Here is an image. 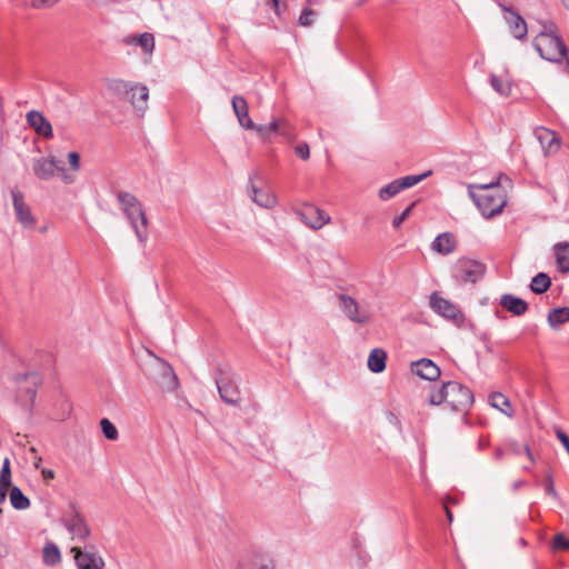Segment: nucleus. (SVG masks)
I'll use <instances>...</instances> for the list:
<instances>
[{"instance_id": "obj_57", "label": "nucleus", "mask_w": 569, "mask_h": 569, "mask_svg": "<svg viewBox=\"0 0 569 569\" xmlns=\"http://www.w3.org/2000/svg\"><path fill=\"white\" fill-rule=\"evenodd\" d=\"M445 510H446V516L449 520V522L452 521V512L449 510V508L447 506H445Z\"/></svg>"}, {"instance_id": "obj_17", "label": "nucleus", "mask_w": 569, "mask_h": 569, "mask_svg": "<svg viewBox=\"0 0 569 569\" xmlns=\"http://www.w3.org/2000/svg\"><path fill=\"white\" fill-rule=\"evenodd\" d=\"M136 109L139 117H142L148 109L149 90L147 86L134 83L132 91L126 98Z\"/></svg>"}, {"instance_id": "obj_37", "label": "nucleus", "mask_w": 569, "mask_h": 569, "mask_svg": "<svg viewBox=\"0 0 569 569\" xmlns=\"http://www.w3.org/2000/svg\"><path fill=\"white\" fill-rule=\"evenodd\" d=\"M101 431L108 440H117L119 437L116 426L108 419L100 420Z\"/></svg>"}, {"instance_id": "obj_19", "label": "nucleus", "mask_w": 569, "mask_h": 569, "mask_svg": "<svg viewBox=\"0 0 569 569\" xmlns=\"http://www.w3.org/2000/svg\"><path fill=\"white\" fill-rule=\"evenodd\" d=\"M26 119L29 127L32 128L38 134L44 137L46 139L53 137L51 123L40 111H29L26 116Z\"/></svg>"}, {"instance_id": "obj_3", "label": "nucleus", "mask_w": 569, "mask_h": 569, "mask_svg": "<svg viewBox=\"0 0 569 569\" xmlns=\"http://www.w3.org/2000/svg\"><path fill=\"white\" fill-rule=\"evenodd\" d=\"M116 196L137 238L140 242H144L148 237V220L141 202L134 194L127 191H118Z\"/></svg>"}, {"instance_id": "obj_29", "label": "nucleus", "mask_w": 569, "mask_h": 569, "mask_svg": "<svg viewBox=\"0 0 569 569\" xmlns=\"http://www.w3.org/2000/svg\"><path fill=\"white\" fill-rule=\"evenodd\" d=\"M281 123H284L283 118H274L269 124H256V128L252 130L257 131L261 138L268 139L271 134H274L281 130Z\"/></svg>"}, {"instance_id": "obj_25", "label": "nucleus", "mask_w": 569, "mask_h": 569, "mask_svg": "<svg viewBox=\"0 0 569 569\" xmlns=\"http://www.w3.org/2000/svg\"><path fill=\"white\" fill-rule=\"evenodd\" d=\"M556 262L562 273L569 272V242L562 241L553 246Z\"/></svg>"}, {"instance_id": "obj_56", "label": "nucleus", "mask_w": 569, "mask_h": 569, "mask_svg": "<svg viewBox=\"0 0 569 569\" xmlns=\"http://www.w3.org/2000/svg\"><path fill=\"white\" fill-rule=\"evenodd\" d=\"M503 457V450L501 448H497L495 451V458L501 459Z\"/></svg>"}, {"instance_id": "obj_4", "label": "nucleus", "mask_w": 569, "mask_h": 569, "mask_svg": "<svg viewBox=\"0 0 569 569\" xmlns=\"http://www.w3.org/2000/svg\"><path fill=\"white\" fill-rule=\"evenodd\" d=\"M13 381L18 387L17 398L26 407L29 413L32 412L37 391L41 385V378L37 372L17 373Z\"/></svg>"}, {"instance_id": "obj_26", "label": "nucleus", "mask_w": 569, "mask_h": 569, "mask_svg": "<svg viewBox=\"0 0 569 569\" xmlns=\"http://www.w3.org/2000/svg\"><path fill=\"white\" fill-rule=\"evenodd\" d=\"M42 561L49 567H54L61 562V552L54 542L49 541L44 545L42 550Z\"/></svg>"}, {"instance_id": "obj_14", "label": "nucleus", "mask_w": 569, "mask_h": 569, "mask_svg": "<svg viewBox=\"0 0 569 569\" xmlns=\"http://www.w3.org/2000/svg\"><path fill=\"white\" fill-rule=\"evenodd\" d=\"M78 569H104L106 561L99 553L82 552L81 547L70 549Z\"/></svg>"}, {"instance_id": "obj_1", "label": "nucleus", "mask_w": 569, "mask_h": 569, "mask_svg": "<svg viewBox=\"0 0 569 569\" xmlns=\"http://www.w3.org/2000/svg\"><path fill=\"white\" fill-rule=\"evenodd\" d=\"M468 189L470 198L487 219L500 214L507 204L499 179L485 184H469Z\"/></svg>"}, {"instance_id": "obj_50", "label": "nucleus", "mask_w": 569, "mask_h": 569, "mask_svg": "<svg viewBox=\"0 0 569 569\" xmlns=\"http://www.w3.org/2000/svg\"><path fill=\"white\" fill-rule=\"evenodd\" d=\"M556 433H557L558 439L560 440V442L562 443V446L565 447L566 451L569 455V437L561 429H558Z\"/></svg>"}, {"instance_id": "obj_41", "label": "nucleus", "mask_w": 569, "mask_h": 569, "mask_svg": "<svg viewBox=\"0 0 569 569\" xmlns=\"http://www.w3.org/2000/svg\"><path fill=\"white\" fill-rule=\"evenodd\" d=\"M490 83L492 89L500 93L501 96H508L510 93V86L508 83H505L502 79H500L496 74H491Z\"/></svg>"}, {"instance_id": "obj_22", "label": "nucleus", "mask_w": 569, "mask_h": 569, "mask_svg": "<svg viewBox=\"0 0 569 569\" xmlns=\"http://www.w3.org/2000/svg\"><path fill=\"white\" fill-rule=\"evenodd\" d=\"M499 303L503 309L517 317L523 316L529 309L527 301L511 293L502 295Z\"/></svg>"}, {"instance_id": "obj_20", "label": "nucleus", "mask_w": 569, "mask_h": 569, "mask_svg": "<svg viewBox=\"0 0 569 569\" xmlns=\"http://www.w3.org/2000/svg\"><path fill=\"white\" fill-rule=\"evenodd\" d=\"M231 104H232L233 112L237 116V119L239 121V124L242 128H244L247 130L256 128V123L249 117L248 103L242 96H233L232 100H231Z\"/></svg>"}, {"instance_id": "obj_31", "label": "nucleus", "mask_w": 569, "mask_h": 569, "mask_svg": "<svg viewBox=\"0 0 569 569\" xmlns=\"http://www.w3.org/2000/svg\"><path fill=\"white\" fill-rule=\"evenodd\" d=\"M489 400H490V405L493 408L500 410L502 413H505L508 417L512 416L513 411L511 409L510 401L506 396H503L500 392H492L489 396Z\"/></svg>"}, {"instance_id": "obj_38", "label": "nucleus", "mask_w": 569, "mask_h": 569, "mask_svg": "<svg viewBox=\"0 0 569 569\" xmlns=\"http://www.w3.org/2000/svg\"><path fill=\"white\" fill-rule=\"evenodd\" d=\"M428 402L431 406H439L443 402L447 403L446 383H443L440 389L430 392L428 397Z\"/></svg>"}, {"instance_id": "obj_42", "label": "nucleus", "mask_w": 569, "mask_h": 569, "mask_svg": "<svg viewBox=\"0 0 569 569\" xmlns=\"http://www.w3.org/2000/svg\"><path fill=\"white\" fill-rule=\"evenodd\" d=\"M540 142L543 144L545 140H547V148L551 150H557L559 148V142L555 136L553 131L545 130L543 133L539 136Z\"/></svg>"}, {"instance_id": "obj_51", "label": "nucleus", "mask_w": 569, "mask_h": 569, "mask_svg": "<svg viewBox=\"0 0 569 569\" xmlns=\"http://www.w3.org/2000/svg\"><path fill=\"white\" fill-rule=\"evenodd\" d=\"M279 134H282L284 137H290L291 136V127L290 124L287 122V120L284 119V123H281V130L278 132Z\"/></svg>"}, {"instance_id": "obj_59", "label": "nucleus", "mask_w": 569, "mask_h": 569, "mask_svg": "<svg viewBox=\"0 0 569 569\" xmlns=\"http://www.w3.org/2000/svg\"><path fill=\"white\" fill-rule=\"evenodd\" d=\"M40 462H41V458H38V460L34 462V467L39 468L40 467Z\"/></svg>"}, {"instance_id": "obj_33", "label": "nucleus", "mask_w": 569, "mask_h": 569, "mask_svg": "<svg viewBox=\"0 0 569 569\" xmlns=\"http://www.w3.org/2000/svg\"><path fill=\"white\" fill-rule=\"evenodd\" d=\"M10 503L17 510H24L30 506V500L19 487L12 486L10 488Z\"/></svg>"}, {"instance_id": "obj_30", "label": "nucleus", "mask_w": 569, "mask_h": 569, "mask_svg": "<svg viewBox=\"0 0 569 569\" xmlns=\"http://www.w3.org/2000/svg\"><path fill=\"white\" fill-rule=\"evenodd\" d=\"M550 287L551 278L545 272H539L531 279L530 290L536 295L545 293Z\"/></svg>"}, {"instance_id": "obj_7", "label": "nucleus", "mask_w": 569, "mask_h": 569, "mask_svg": "<svg viewBox=\"0 0 569 569\" xmlns=\"http://www.w3.org/2000/svg\"><path fill=\"white\" fill-rule=\"evenodd\" d=\"M447 389V405L453 411H467L473 403V393L472 391L457 382V381H448L446 382Z\"/></svg>"}, {"instance_id": "obj_15", "label": "nucleus", "mask_w": 569, "mask_h": 569, "mask_svg": "<svg viewBox=\"0 0 569 569\" xmlns=\"http://www.w3.org/2000/svg\"><path fill=\"white\" fill-rule=\"evenodd\" d=\"M338 298L341 310L351 321L360 325L369 321V315L360 310L359 303L352 297L340 293Z\"/></svg>"}, {"instance_id": "obj_13", "label": "nucleus", "mask_w": 569, "mask_h": 569, "mask_svg": "<svg viewBox=\"0 0 569 569\" xmlns=\"http://www.w3.org/2000/svg\"><path fill=\"white\" fill-rule=\"evenodd\" d=\"M258 178H260L259 171H256L249 177L247 189L250 199L261 208H273L277 203L276 197L268 190L260 189L253 183V180Z\"/></svg>"}, {"instance_id": "obj_36", "label": "nucleus", "mask_w": 569, "mask_h": 569, "mask_svg": "<svg viewBox=\"0 0 569 569\" xmlns=\"http://www.w3.org/2000/svg\"><path fill=\"white\" fill-rule=\"evenodd\" d=\"M134 42L138 43L146 52H152L154 49V37L149 32H144L136 37Z\"/></svg>"}, {"instance_id": "obj_27", "label": "nucleus", "mask_w": 569, "mask_h": 569, "mask_svg": "<svg viewBox=\"0 0 569 569\" xmlns=\"http://www.w3.org/2000/svg\"><path fill=\"white\" fill-rule=\"evenodd\" d=\"M387 353L382 349L371 350L368 357V368L375 372L380 373L386 369Z\"/></svg>"}, {"instance_id": "obj_54", "label": "nucleus", "mask_w": 569, "mask_h": 569, "mask_svg": "<svg viewBox=\"0 0 569 569\" xmlns=\"http://www.w3.org/2000/svg\"><path fill=\"white\" fill-rule=\"evenodd\" d=\"M267 4H271L274 9V12L279 16L280 14V1L279 0H266Z\"/></svg>"}, {"instance_id": "obj_61", "label": "nucleus", "mask_w": 569, "mask_h": 569, "mask_svg": "<svg viewBox=\"0 0 569 569\" xmlns=\"http://www.w3.org/2000/svg\"><path fill=\"white\" fill-rule=\"evenodd\" d=\"M2 512H3V511H2V508H0V515H2Z\"/></svg>"}, {"instance_id": "obj_44", "label": "nucleus", "mask_w": 569, "mask_h": 569, "mask_svg": "<svg viewBox=\"0 0 569 569\" xmlns=\"http://www.w3.org/2000/svg\"><path fill=\"white\" fill-rule=\"evenodd\" d=\"M416 206V202H412L410 206H408L399 216L395 217L392 220V227L395 229L400 228V226L403 223V221L409 217L411 213L413 207Z\"/></svg>"}, {"instance_id": "obj_12", "label": "nucleus", "mask_w": 569, "mask_h": 569, "mask_svg": "<svg viewBox=\"0 0 569 569\" xmlns=\"http://www.w3.org/2000/svg\"><path fill=\"white\" fill-rule=\"evenodd\" d=\"M234 569H276V566L268 553L257 551L240 557Z\"/></svg>"}, {"instance_id": "obj_35", "label": "nucleus", "mask_w": 569, "mask_h": 569, "mask_svg": "<svg viewBox=\"0 0 569 569\" xmlns=\"http://www.w3.org/2000/svg\"><path fill=\"white\" fill-rule=\"evenodd\" d=\"M400 191L401 189L396 179L379 190V198L386 201L397 196Z\"/></svg>"}, {"instance_id": "obj_40", "label": "nucleus", "mask_w": 569, "mask_h": 569, "mask_svg": "<svg viewBox=\"0 0 569 569\" xmlns=\"http://www.w3.org/2000/svg\"><path fill=\"white\" fill-rule=\"evenodd\" d=\"M551 548L553 551L569 550V538L562 532L557 533L552 539Z\"/></svg>"}, {"instance_id": "obj_47", "label": "nucleus", "mask_w": 569, "mask_h": 569, "mask_svg": "<svg viewBox=\"0 0 569 569\" xmlns=\"http://www.w3.org/2000/svg\"><path fill=\"white\" fill-rule=\"evenodd\" d=\"M57 2L58 0H31V7L33 9H44L52 7Z\"/></svg>"}, {"instance_id": "obj_34", "label": "nucleus", "mask_w": 569, "mask_h": 569, "mask_svg": "<svg viewBox=\"0 0 569 569\" xmlns=\"http://www.w3.org/2000/svg\"><path fill=\"white\" fill-rule=\"evenodd\" d=\"M430 173H431V171H427L422 174L406 176L403 178L397 179V181L399 183L400 189L403 190V189L411 188L415 184L419 183L425 178H427Z\"/></svg>"}, {"instance_id": "obj_52", "label": "nucleus", "mask_w": 569, "mask_h": 569, "mask_svg": "<svg viewBox=\"0 0 569 569\" xmlns=\"http://www.w3.org/2000/svg\"><path fill=\"white\" fill-rule=\"evenodd\" d=\"M10 486H2L0 485V505L3 503L7 499L8 490L10 489Z\"/></svg>"}, {"instance_id": "obj_58", "label": "nucleus", "mask_w": 569, "mask_h": 569, "mask_svg": "<svg viewBox=\"0 0 569 569\" xmlns=\"http://www.w3.org/2000/svg\"><path fill=\"white\" fill-rule=\"evenodd\" d=\"M525 451H526L527 456L530 458V460L532 461L533 460L532 453H531V451H530L528 446H525Z\"/></svg>"}, {"instance_id": "obj_49", "label": "nucleus", "mask_w": 569, "mask_h": 569, "mask_svg": "<svg viewBox=\"0 0 569 569\" xmlns=\"http://www.w3.org/2000/svg\"><path fill=\"white\" fill-rule=\"evenodd\" d=\"M57 173L60 176L63 182L72 183L74 181V177L67 172L66 168L59 166Z\"/></svg>"}, {"instance_id": "obj_45", "label": "nucleus", "mask_w": 569, "mask_h": 569, "mask_svg": "<svg viewBox=\"0 0 569 569\" xmlns=\"http://www.w3.org/2000/svg\"><path fill=\"white\" fill-rule=\"evenodd\" d=\"M543 488L548 496H550L552 498H558V493L555 488V483H553V479H552L551 475H548L546 477L545 482H543Z\"/></svg>"}, {"instance_id": "obj_23", "label": "nucleus", "mask_w": 569, "mask_h": 569, "mask_svg": "<svg viewBox=\"0 0 569 569\" xmlns=\"http://www.w3.org/2000/svg\"><path fill=\"white\" fill-rule=\"evenodd\" d=\"M432 250L441 253L449 254L456 249V240L452 233L443 232L440 233L431 244Z\"/></svg>"}, {"instance_id": "obj_60", "label": "nucleus", "mask_w": 569, "mask_h": 569, "mask_svg": "<svg viewBox=\"0 0 569 569\" xmlns=\"http://www.w3.org/2000/svg\"><path fill=\"white\" fill-rule=\"evenodd\" d=\"M562 3L565 4V7L569 10V0H562Z\"/></svg>"}, {"instance_id": "obj_32", "label": "nucleus", "mask_w": 569, "mask_h": 569, "mask_svg": "<svg viewBox=\"0 0 569 569\" xmlns=\"http://www.w3.org/2000/svg\"><path fill=\"white\" fill-rule=\"evenodd\" d=\"M548 323L552 328H557L569 321V307L556 308L548 313Z\"/></svg>"}, {"instance_id": "obj_6", "label": "nucleus", "mask_w": 569, "mask_h": 569, "mask_svg": "<svg viewBox=\"0 0 569 569\" xmlns=\"http://www.w3.org/2000/svg\"><path fill=\"white\" fill-rule=\"evenodd\" d=\"M486 264L479 260L460 258L452 267V278L457 282H478L486 272Z\"/></svg>"}, {"instance_id": "obj_28", "label": "nucleus", "mask_w": 569, "mask_h": 569, "mask_svg": "<svg viewBox=\"0 0 569 569\" xmlns=\"http://www.w3.org/2000/svg\"><path fill=\"white\" fill-rule=\"evenodd\" d=\"M161 387L163 390L172 392L178 389L179 380L171 366L164 363L162 366V381Z\"/></svg>"}, {"instance_id": "obj_10", "label": "nucleus", "mask_w": 569, "mask_h": 569, "mask_svg": "<svg viewBox=\"0 0 569 569\" xmlns=\"http://www.w3.org/2000/svg\"><path fill=\"white\" fill-rule=\"evenodd\" d=\"M430 307L435 312L442 316L446 319L453 321H462L463 313L461 310L451 301L442 298L438 292H432L430 296Z\"/></svg>"}, {"instance_id": "obj_2", "label": "nucleus", "mask_w": 569, "mask_h": 569, "mask_svg": "<svg viewBox=\"0 0 569 569\" xmlns=\"http://www.w3.org/2000/svg\"><path fill=\"white\" fill-rule=\"evenodd\" d=\"M533 47L542 59L550 62H561L568 57V48L553 22L543 24L533 39Z\"/></svg>"}, {"instance_id": "obj_53", "label": "nucleus", "mask_w": 569, "mask_h": 569, "mask_svg": "<svg viewBox=\"0 0 569 569\" xmlns=\"http://www.w3.org/2000/svg\"><path fill=\"white\" fill-rule=\"evenodd\" d=\"M41 475H42V477H43V479H44V480H51V479H53V478H54V471H53V470H51V469H46V468H43V469L41 470Z\"/></svg>"}, {"instance_id": "obj_5", "label": "nucleus", "mask_w": 569, "mask_h": 569, "mask_svg": "<svg viewBox=\"0 0 569 569\" xmlns=\"http://www.w3.org/2000/svg\"><path fill=\"white\" fill-rule=\"evenodd\" d=\"M214 381L220 399L229 406H238L241 392L234 372L230 369H219L216 372Z\"/></svg>"}, {"instance_id": "obj_8", "label": "nucleus", "mask_w": 569, "mask_h": 569, "mask_svg": "<svg viewBox=\"0 0 569 569\" xmlns=\"http://www.w3.org/2000/svg\"><path fill=\"white\" fill-rule=\"evenodd\" d=\"M66 529L80 541L86 540L91 535V529L88 526L86 518L78 510L74 503L70 505V512L66 519H63Z\"/></svg>"}, {"instance_id": "obj_16", "label": "nucleus", "mask_w": 569, "mask_h": 569, "mask_svg": "<svg viewBox=\"0 0 569 569\" xmlns=\"http://www.w3.org/2000/svg\"><path fill=\"white\" fill-rule=\"evenodd\" d=\"M505 12V19L509 26L510 32L518 40H523L528 33V27L525 19L511 8L500 4Z\"/></svg>"}, {"instance_id": "obj_48", "label": "nucleus", "mask_w": 569, "mask_h": 569, "mask_svg": "<svg viewBox=\"0 0 569 569\" xmlns=\"http://www.w3.org/2000/svg\"><path fill=\"white\" fill-rule=\"evenodd\" d=\"M68 160L72 170L78 171L80 168V156L76 151H71L68 154Z\"/></svg>"}, {"instance_id": "obj_9", "label": "nucleus", "mask_w": 569, "mask_h": 569, "mask_svg": "<svg viewBox=\"0 0 569 569\" xmlns=\"http://www.w3.org/2000/svg\"><path fill=\"white\" fill-rule=\"evenodd\" d=\"M11 197L17 220L24 228H33L36 224V218L33 217L30 207L24 201L23 192L18 188H13L11 190Z\"/></svg>"}, {"instance_id": "obj_46", "label": "nucleus", "mask_w": 569, "mask_h": 569, "mask_svg": "<svg viewBox=\"0 0 569 569\" xmlns=\"http://www.w3.org/2000/svg\"><path fill=\"white\" fill-rule=\"evenodd\" d=\"M295 152L302 160H307L310 157V149H309L308 143H306V142L297 144L295 148Z\"/></svg>"}, {"instance_id": "obj_24", "label": "nucleus", "mask_w": 569, "mask_h": 569, "mask_svg": "<svg viewBox=\"0 0 569 569\" xmlns=\"http://www.w3.org/2000/svg\"><path fill=\"white\" fill-rule=\"evenodd\" d=\"M134 83L124 81L122 79H107L106 88L113 96L124 99L126 96H129L130 91H132V86Z\"/></svg>"}, {"instance_id": "obj_39", "label": "nucleus", "mask_w": 569, "mask_h": 569, "mask_svg": "<svg viewBox=\"0 0 569 569\" xmlns=\"http://www.w3.org/2000/svg\"><path fill=\"white\" fill-rule=\"evenodd\" d=\"M317 12L308 7H305L301 10L300 17L298 19V23L301 27H311L315 22V18L317 17Z\"/></svg>"}, {"instance_id": "obj_21", "label": "nucleus", "mask_w": 569, "mask_h": 569, "mask_svg": "<svg viewBox=\"0 0 569 569\" xmlns=\"http://www.w3.org/2000/svg\"><path fill=\"white\" fill-rule=\"evenodd\" d=\"M59 163L54 157L39 158L33 161V172L41 180L51 179L58 170Z\"/></svg>"}, {"instance_id": "obj_55", "label": "nucleus", "mask_w": 569, "mask_h": 569, "mask_svg": "<svg viewBox=\"0 0 569 569\" xmlns=\"http://www.w3.org/2000/svg\"><path fill=\"white\" fill-rule=\"evenodd\" d=\"M81 551L88 553H99L94 545H86L83 548H81Z\"/></svg>"}, {"instance_id": "obj_11", "label": "nucleus", "mask_w": 569, "mask_h": 569, "mask_svg": "<svg viewBox=\"0 0 569 569\" xmlns=\"http://www.w3.org/2000/svg\"><path fill=\"white\" fill-rule=\"evenodd\" d=\"M300 221L311 229H321L330 221V217L320 208L313 204H306L302 209L296 211Z\"/></svg>"}, {"instance_id": "obj_18", "label": "nucleus", "mask_w": 569, "mask_h": 569, "mask_svg": "<svg viewBox=\"0 0 569 569\" xmlns=\"http://www.w3.org/2000/svg\"><path fill=\"white\" fill-rule=\"evenodd\" d=\"M413 375L429 381H436L440 375V368L430 359L422 358L411 363Z\"/></svg>"}, {"instance_id": "obj_43", "label": "nucleus", "mask_w": 569, "mask_h": 569, "mask_svg": "<svg viewBox=\"0 0 569 569\" xmlns=\"http://www.w3.org/2000/svg\"><path fill=\"white\" fill-rule=\"evenodd\" d=\"M0 485L11 486V468L9 458H4L1 470H0Z\"/></svg>"}]
</instances>
